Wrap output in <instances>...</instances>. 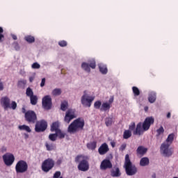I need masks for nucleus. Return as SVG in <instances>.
Listing matches in <instances>:
<instances>
[{"mask_svg": "<svg viewBox=\"0 0 178 178\" xmlns=\"http://www.w3.org/2000/svg\"><path fill=\"white\" fill-rule=\"evenodd\" d=\"M155 119L152 117H147L145 119L143 123L138 122L136 127V122H131L129 127L130 131H134V136H143L144 131H148L151 127V124H154Z\"/></svg>", "mask_w": 178, "mask_h": 178, "instance_id": "nucleus-1", "label": "nucleus"}, {"mask_svg": "<svg viewBox=\"0 0 178 178\" xmlns=\"http://www.w3.org/2000/svg\"><path fill=\"white\" fill-rule=\"evenodd\" d=\"M174 140L175 134H170L165 141L161 144L160 149L162 154H164V156H172L173 152L169 149V147L172 145Z\"/></svg>", "mask_w": 178, "mask_h": 178, "instance_id": "nucleus-2", "label": "nucleus"}, {"mask_svg": "<svg viewBox=\"0 0 178 178\" xmlns=\"http://www.w3.org/2000/svg\"><path fill=\"white\" fill-rule=\"evenodd\" d=\"M84 120L81 118L74 120L68 127L67 131L70 134L77 133L79 130H83L84 129Z\"/></svg>", "mask_w": 178, "mask_h": 178, "instance_id": "nucleus-3", "label": "nucleus"}, {"mask_svg": "<svg viewBox=\"0 0 178 178\" xmlns=\"http://www.w3.org/2000/svg\"><path fill=\"white\" fill-rule=\"evenodd\" d=\"M76 163H79L78 169L81 172H87L90 169V163L86 156L83 155H78L75 157Z\"/></svg>", "mask_w": 178, "mask_h": 178, "instance_id": "nucleus-4", "label": "nucleus"}, {"mask_svg": "<svg viewBox=\"0 0 178 178\" xmlns=\"http://www.w3.org/2000/svg\"><path fill=\"white\" fill-rule=\"evenodd\" d=\"M125 172L128 176H134L137 173V167L131 163L130 156L126 154L124 162Z\"/></svg>", "mask_w": 178, "mask_h": 178, "instance_id": "nucleus-5", "label": "nucleus"}, {"mask_svg": "<svg viewBox=\"0 0 178 178\" xmlns=\"http://www.w3.org/2000/svg\"><path fill=\"white\" fill-rule=\"evenodd\" d=\"M1 105L3 107V109H13L15 111L17 108V103L15 101H12L10 103V99L8 97H3L1 99Z\"/></svg>", "mask_w": 178, "mask_h": 178, "instance_id": "nucleus-6", "label": "nucleus"}, {"mask_svg": "<svg viewBox=\"0 0 178 178\" xmlns=\"http://www.w3.org/2000/svg\"><path fill=\"white\" fill-rule=\"evenodd\" d=\"M29 170V164L24 160H19L15 165L16 173H26Z\"/></svg>", "mask_w": 178, "mask_h": 178, "instance_id": "nucleus-7", "label": "nucleus"}, {"mask_svg": "<svg viewBox=\"0 0 178 178\" xmlns=\"http://www.w3.org/2000/svg\"><path fill=\"white\" fill-rule=\"evenodd\" d=\"M25 120L29 124H34L37 122V114L34 111L29 110L25 113Z\"/></svg>", "mask_w": 178, "mask_h": 178, "instance_id": "nucleus-8", "label": "nucleus"}, {"mask_svg": "<svg viewBox=\"0 0 178 178\" xmlns=\"http://www.w3.org/2000/svg\"><path fill=\"white\" fill-rule=\"evenodd\" d=\"M54 166H55V161L52 159H47L43 161L42 163V170L48 173L49 170L53 169Z\"/></svg>", "mask_w": 178, "mask_h": 178, "instance_id": "nucleus-9", "label": "nucleus"}, {"mask_svg": "<svg viewBox=\"0 0 178 178\" xmlns=\"http://www.w3.org/2000/svg\"><path fill=\"white\" fill-rule=\"evenodd\" d=\"M35 126V131L36 133H41L45 131L48 127V122L45 120H41L40 121H36Z\"/></svg>", "mask_w": 178, "mask_h": 178, "instance_id": "nucleus-10", "label": "nucleus"}, {"mask_svg": "<svg viewBox=\"0 0 178 178\" xmlns=\"http://www.w3.org/2000/svg\"><path fill=\"white\" fill-rule=\"evenodd\" d=\"M76 118H77V115H76V110L70 108L65 113L64 122L69 124L72 120H73V119H76Z\"/></svg>", "mask_w": 178, "mask_h": 178, "instance_id": "nucleus-11", "label": "nucleus"}, {"mask_svg": "<svg viewBox=\"0 0 178 178\" xmlns=\"http://www.w3.org/2000/svg\"><path fill=\"white\" fill-rule=\"evenodd\" d=\"M94 99H95V97L88 96L87 94L84 93V95L81 97V104L82 105H84L85 106L90 108Z\"/></svg>", "mask_w": 178, "mask_h": 178, "instance_id": "nucleus-12", "label": "nucleus"}, {"mask_svg": "<svg viewBox=\"0 0 178 178\" xmlns=\"http://www.w3.org/2000/svg\"><path fill=\"white\" fill-rule=\"evenodd\" d=\"M42 108H44L47 111H49V109L52 108V98H51V96H44L42 100Z\"/></svg>", "mask_w": 178, "mask_h": 178, "instance_id": "nucleus-13", "label": "nucleus"}, {"mask_svg": "<svg viewBox=\"0 0 178 178\" xmlns=\"http://www.w3.org/2000/svg\"><path fill=\"white\" fill-rule=\"evenodd\" d=\"M3 161L6 166H12L15 162V156L11 153H6L3 156Z\"/></svg>", "mask_w": 178, "mask_h": 178, "instance_id": "nucleus-14", "label": "nucleus"}, {"mask_svg": "<svg viewBox=\"0 0 178 178\" xmlns=\"http://www.w3.org/2000/svg\"><path fill=\"white\" fill-rule=\"evenodd\" d=\"M112 162L109 159H104L100 164L101 170H106V169H112Z\"/></svg>", "mask_w": 178, "mask_h": 178, "instance_id": "nucleus-15", "label": "nucleus"}, {"mask_svg": "<svg viewBox=\"0 0 178 178\" xmlns=\"http://www.w3.org/2000/svg\"><path fill=\"white\" fill-rule=\"evenodd\" d=\"M109 151V147L108 144L103 143L98 149V152L99 155H105Z\"/></svg>", "mask_w": 178, "mask_h": 178, "instance_id": "nucleus-16", "label": "nucleus"}, {"mask_svg": "<svg viewBox=\"0 0 178 178\" xmlns=\"http://www.w3.org/2000/svg\"><path fill=\"white\" fill-rule=\"evenodd\" d=\"M111 176L112 177H120V176H122V173L120 172V170L119 169V168L115 167L113 168L111 170Z\"/></svg>", "mask_w": 178, "mask_h": 178, "instance_id": "nucleus-17", "label": "nucleus"}, {"mask_svg": "<svg viewBox=\"0 0 178 178\" xmlns=\"http://www.w3.org/2000/svg\"><path fill=\"white\" fill-rule=\"evenodd\" d=\"M148 149L144 147L143 146H139L136 149L137 154L140 155V156H143V155H145Z\"/></svg>", "mask_w": 178, "mask_h": 178, "instance_id": "nucleus-18", "label": "nucleus"}, {"mask_svg": "<svg viewBox=\"0 0 178 178\" xmlns=\"http://www.w3.org/2000/svg\"><path fill=\"white\" fill-rule=\"evenodd\" d=\"M148 101L150 104H154L156 101V92H149Z\"/></svg>", "mask_w": 178, "mask_h": 178, "instance_id": "nucleus-19", "label": "nucleus"}, {"mask_svg": "<svg viewBox=\"0 0 178 178\" xmlns=\"http://www.w3.org/2000/svg\"><path fill=\"white\" fill-rule=\"evenodd\" d=\"M111 104H108V102H104L102 104V106L100 108V111L102 112H106V111H109V109H111Z\"/></svg>", "mask_w": 178, "mask_h": 178, "instance_id": "nucleus-20", "label": "nucleus"}, {"mask_svg": "<svg viewBox=\"0 0 178 178\" xmlns=\"http://www.w3.org/2000/svg\"><path fill=\"white\" fill-rule=\"evenodd\" d=\"M99 69L102 74H106L108 73V67L104 64H99Z\"/></svg>", "mask_w": 178, "mask_h": 178, "instance_id": "nucleus-21", "label": "nucleus"}, {"mask_svg": "<svg viewBox=\"0 0 178 178\" xmlns=\"http://www.w3.org/2000/svg\"><path fill=\"white\" fill-rule=\"evenodd\" d=\"M140 166H147L149 165V159L148 157H143L140 161Z\"/></svg>", "mask_w": 178, "mask_h": 178, "instance_id": "nucleus-22", "label": "nucleus"}, {"mask_svg": "<svg viewBox=\"0 0 178 178\" xmlns=\"http://www.w3.org/2000/svg\"><path fill=\"white\" fill-rule=\"evenodd\" d=\"M59 129V122H54L52 123L51 126V131L57 132Z\"/></svg>", "mask_w": 178, "mask_h": 178, "instance_id": "nucleus-23", "label": "nucleus"}, {"mask_svg": "<svg viewBox=\"0 0 178 178\" xmlns=\"http://www.w3.org/2000/svg\"><path fill=\"white\" fill-rule=\"evenodd\" d=\"M44 145H45L47 151H54V149H55V148H56V147L55 146V144L49 143L48 142H46Z\"/></svg>", "mask_w": 178, "mask_h": 178, "instance_id": "nucleus-24", "label": "nucleus"}, {"mask_svg": "<svg viewBox=\"0 0 178 178\" xmlns=\"http://www.w3.org/2000/svg\"><path fill=\"white\" fill-rule=\"evenodd\" d=\"M87 148L94 151L97 148V141L90 142L87 144Z\"/></svg>", "mask_w": 178, "mask_h": 178, "instance_id": "nucleus-25", "label": "nucleus"}, {"mask_svg": "<svg viewBox=\"0 0 178 178\" xmlns=\"http://www.w3.org/2000/svg\"><path fill=\"white\" fill-rule=\"evenodd\" d=\"M81 68L85 70V72H87L88 73L91 72V68L90 67V65L88 63H82L81 64Z\"/></svg>", "mask_w": 178, "mask_h": 178, "instance_id": "nucleus-26", "label": "nucleus"}, {"mask_svg": "<svg viewBox=\"0 0 178 178\" xmlns=\"http://www.w3.org/2000/svg\"><path fill=\"white\" fill-rule=\"evenodd\" d=\"M132 134H131V131L127 129L124 131L123 133V138L124 140H129V138H130V137H131Z\"/></svg>", "mask_w": 178, "mask_h": 178, "instance_id": "nucleus-27", "label": "nucleus"}, {"mask_svg": "<svg viewBox=\"0 0 178 178\" xmlns=\"http://www.w3.org/2000/svg\"><path fill=\"white\" fill-rule=\"evenodd\" d=\"M25 41L26 42H29V44H33V42H35V38L32 35H26L24 37Z\"/></svg>", "mask_w": 178, "mask_h": 178, "instance_id": "nucleus-28", "label": "nucleus"}, {"mask_svg": "<svg viewBox=\"0 0 178 178\" xmlns=\"http://www.w3.org/2000/svg\"><path fill=\"white\" fill-rule=\"evenodd\" d=\"M88 64L91 69H95L97 67V63L95 59L89 60Z\"/></svg>", "mask_w": 178, "mask_h": 178, "instance_id": "nucleus-29", "label": "nucleus"}, {"mask_svg": "<svg viewBox=\"0 0 178 178\" xmlns=\"http://www.w3.org/2000/svg\"><path fill=\"white\" fill-rule=\"evenodd\" d=\"M51 94L54 97H58V95H60V94H62V90H60V88L54 89Z\"/></svg>", "mask_w": 178, "mask_h": 178, "instance_id": "nucleus-30", "label": "nucleus"}, {"mask_svg": "<svg viewBox=\"0 0 178 178\" xmlns=\"http://www.w3.org/2000/svg\"><path fill=\"white\" fill-rule=\"evenodd\" d=\"M30 101L31 105H37V102H38V97L36 95L31 96L30 97Z\"/></svg>", "mask_w": 178, "mask_h": 178, "instance_id": "nucleus-31", "label": "nucleus"}, {"mask_svg": "<svg viewBox=\"0 0 178 178\" xmlns=\"http://www.w3.org/2000/svg\"><path fill=\"white\" fill-rule=\"evenodd\" d=\"M19 130H25V131H27L28 133H31V129H30V127L27 125H20L19 126Z\"/></svg>", "mask_w": 178, "mask_h": 178, "instance_id": "nucleus-32", "label": "nucleus"}, {"mask_svg": "<svg viewBox=\"0 0 178 178\" xmlns=\"http://www.w3.org/2000/svg\"><path fill=\"white\" fill-rule=\"evenodd\" d=\"M67 106H69V104L67 103V102L64 101L63 102L61 103V105H60L61 111L65 112V111L67 109Z\"/></svg>", "mask_w": 178, "mask_h": 178, "instance_id": "nucleus-33", "label": "nucleus"}, {"mask_svg": "<svg viewBox=\"0 0 178 178\" xmlns=\"http://www.w3.org/2000/svg\"><path fill=\"white\" fill-rule=\"evenodd\" d=\"M112 123H113V119L111 117H108L105 120V124L107 126V127H109V126H112Z\"/></svg>", "mask_w": 178, "mask_h": 178, "instance_id": "nucleus-34", "label": "nucleus"}, {"mask_svg": "<svg viewBox=\"0 0 178 178\" xmlns=\"http://www.w3.org/2000/svg\"><path fill=\"white\" fill-rule=\"evenodd\" d=\"M56 134L57 135V137H58V138H65L66 134L63 133L60 129L57 131L56 132Z\"/></svg>", "mask_w": 178, "mask_h": 178, "instance_id": "nucleus-35", "label": "nucleus"}, {"mask_svg": "<svg viewBox=\"0 0 178 178\" xmlns=\"http://www.w3.org/2000/svg\"><path fill=\"white\" fill-rule=\"evenodd\" d=\"M132 91L134 92V97H138L140 95V89L136 86L132 87Z\"/></svg>", "mask_w": 178, "mask_h": 178, "instance_id": "nucleus-36", "label": "nucleus"}, {"mask_svg": "<svg viewBox=\"0 0 178 178\" xmlns=\"http://www.w3.org/2000/svg\"><path fill=\"white\" fill-rule=\"evenodd\" d=\"M26 94L27 97H29V98L34 96V92H33V89H31V88H28L26 89Z\"/></svg>", "mask_w": 178, "mask_h": 178, "instance_id": "nucleus-37", "label": "nucleus"}, {"mask_svg": "<svg viewBox=\"0 0 178 178\" xmlns=\"http://www.w3.org/2000/svg\"><path fill=\"white\" fill-rule=\"evenodd\" d=\"M156 133H157V135H156L157 137H159L161 134H163V133H165V129H163V127L161 126L159 129L156 130Z\"/></svg>", "mask_w": 178, "mask_h": 178, "instance_id": "nucleus-38", "label": "nucleus"}, {"mask_svg": "<svg viewBox=\"0 0 178 178\" xmlns=\"http://www.w3.org/2000/svg\"><path fill=\"white\" fill-rule=\"evenodd\" d=\"M101 105H102V103L101 102V101H99V100L96 101L94 103V108L95 109H101Z\"/></svg>", "mask_w": 178, "mask_h": 178, "instance_id": "nucleus-39", "label": "nucleus"}, {"mask_svg": "<svg viewBox=\"0 0 178 178\" xmlns=\"http://www.w3.org/2000/svg\"><path fill=\"white\" fill-rule=\"evenodd\" d=\"M49 138L51 141H56V138H58V136L56 135V132L55 134H51L49 136Z\"/></svg>", "mask_w": 178, "mask_h": 178, "instance_id": "nucleus-40", "label": "nucleus"}, {"mask_svg": "<svg viewBox=\"0 0 178 178\" xmlns=\"http://www.w3.org/2000/svg\"><path fill=\"white\" fill-rule=\"evenodd\" d=\"M58 45L60 47H67V42L65 41V40H61L60 42H58Z\"/></svg>", "mask_w": 178, "mask_h": 178, "instance_id": "nucleus-41", "label": "nucleus"}, {"mask_svg": "<svg viewBox=\"0 0 178 178\" xmlns=\"http://www.w3.org/2000/svg\"><path fill=\"white\" fill-rule=\"evenodd\" d=\"M13 46L15 48V51H19V49H20V46L19 45V43H17V42H13Z\"/></svg>", "mask_w": 178, "mask_h": 178, "instance_id": "nucleus-42", "label": "nucleus"}, {"mask_svg": "<svg viewBox=\"0 0 178 178\" xmlns=\"http://www.w3.org/2000/svg\"><path fill=\"white\" fill-rule=\"evenodd\" d=\"M40 67H41V65H40V64H38V63H34L32 65V69H40Z\"/></svg>", "mask_w": 178, "mask_h": 178, "instance_id": "nucleus-43", "label": "nucleus"}, {"mask_svg": "<svg viewBox=\"0 0 178 178\" xmlns=\"http://www.w3.org/2000/svg\"><path fill=\"white\" fill-rule=\"evenodd\" d=\"M60 175H61L60 171H56L54 173L53 178H60Z\"/></svg>", "mask_w": 178, "mask_h": 178, "instance_id": "nucleus-44", "label": "nucleus"}, {"mask_svg": "<svg viewBox=\"0 0 178 178\" xmlns=\"http://www.w3.org/2000/svg\"><path fill=\"white\" fill-rule=\"evenodd\" d=\"M126 147H127L126 143L122 144L120 147V151H124L126 149Z\"/></svg>", "mask_w": 178, "mask_h": 178, "instance_id": "nucleus-45", "label": "nucleus"}, {"mask_svg": "<svg viewBox=\"0 0 178 178\" xmlns=\"http://www.w3.org/2000/svg\"><path fill=\"white\" fill-rule=\"evenodd\" d=\"M27 82L25 80H22V81H19L18 84L19 86H25V84Z\"/></svg>", "mask_w": 178, "mask_h": 178, "instance_id": "nucleus-46", "label": "nucleus"}, {"mask_svg": "<svg viewBox=\"0 0 178 178\" xmlns=\"http://www.w3.org/2000/svg\"><path fill=\"white\" fill-rule=\"evenodd\" d=\"M56 165H57V166H60V165H62V159H58L56 162Z\"/></svg>", "mask_w": 178, "mask_h": 178, "instance_id": "nucleus-47", "label": "nucleus"}, {"mask_svg": "<svg viewBox=\"0 0 178 178\" xmlns=\"http://www.w3.org/2000/svg\"><path fill=\"white\" fill-rule=\"evenodd\" d=\"M44 86H45V78L42 79V81L40 83V87H44Z\"/></svg>", "mask_w": 178, "mask_h": 178, "instance_id": "nucleus-48", "label": "nucleus"}, {"mask_svg": "<svg viewBox=\"0 0 178 178\" xmlns=\"http://www.w3.org/2000/svg\"><path fill=\"white\" fill-rule=\"evenodd\" d=\"M7 151V148L5 146H2L1 148V152H2L3 154V152H6Z\"/></svg>", "mask_w": 178, "mask_h": 178, "instance_id": "nucleus-49", "label": "nucleus"}, {"mask_svg": "<svg viewBox=\"0 0 178 178\" xmlns=\"http://www.w3.org/2000/svg\"><path fill=\"white\" fill-rule=\"evenodd\" d=\"M3 83L0 80V91H3Z\"/></svg>", "mask_w": 178, "mask_h": 178, "instance_id": "nucleus-50", "label": "nucleus"}, {"mask_svg": "<svg viewBox=\"0 0 178 178\" xmlns=\"http://www.w3.org/2000/svg\"><path fill=\"white\" fill-rule=\"evenodd\" d=\"M5 38V36L3 35V34L0 33V42H2V41H3L2 39Z\"/></svg>", "mask_w": 178, "mask_h": 178, "instance_id": "nucleus-51", "label": "nucleus"}, {"mask_svg": "<svg viewBox=\"0 0 178 178\" xmlns=\"http://www.w3.org/2000/svg\"><path fill=\"white\" fill-rule=\"evenodd\" d=\"M22 113H24V116H26V113H27V111H26V108L23 107L22 108Z\"/></svg>", "mask_w": 178, "mask_h": 178, "instance_id": "nucleus-52", "label": "nucleus"}, {"mask_svg": "<svg viewBox=\"0 0 178 178\" xmlns=\"http://www.w3.org/2000/svg\"><path fill=\"white\" fill-rule=\"evenodd\" d=\"M111 145L113 148H115V147H116V143L115 142H111Z\"/></svg>", "mask_w": 178, "mask_h": 178, "instance_id": "nucleus-53", "label": "nucleus"}, {"mask_svg": "<svg viewBox=\"0 0 178 178\" xmlns=\"http://www.w3.org/2000/svg\"><path fill=\"white\" fill-rule=\"evenodd\" d=\"M113 102V98H111V99L108 100V104H110V106H111Z\"/></svg>", "mask_w": 178, "mask_h": 178, "instance_id": "nucleus-54", "label": "nucleus"}, {"mask_svg": "<svg viewBox=\"0 0 178 178\" xmlns=\"http://www.w3.org/2000/svg\"><path fill=\"white\" fill-rule=\"evenodd\" d=\"M33 81H34V77H33V76H30V77H29V81H30V83H33Z\"/></svg>", "mask_w": 178, "mask_h": 178, "instance_id": "nucleus-55", "label": "nucleus"}, {"mask_svg": "<svg viewBox=\"0 0 178 178\" xmlns=\"http://www.w3.org/2000/svg\"><path fill=\"white\" fill-rule=\"evenodd\" d=\"M12 38L14 40H17V36H16V35H12Z\"/></svg>", "mask_w": 178, "mask_h": 178, "instance_id": "nucleus-56", "label": "nucleus"}, {"mask_svg": "<svg viewBox=\"0 0 178 178\" xmlns=\"http://www.w3.org/2000/svg\"><path fill=\"white\" fill-rule=\"evenodd\" d=\"M3 33V29L0 26V34H2Z\"/></svg>", "mask_w": 178, "mask_h": 178, "instance_id": "nucleus-57", "label": "nucleus"}, {"mask_svg": "<svg viewBox=\"0 0 178 178\" xmlns=\"http://www.w3.org/2000/svg\"><path fill=\"white\" fill-rule=\"evenodd\" d=\"M170 116H171L170 113H168V114H167L168 119H170Z\"/></svg>", "mask_w": 178, "mask_h": 178, "instance_id": "nucleus-58", "label": "nucleus"}, {"mask_svg": "<svg viewBox=\"0 0 178 178\" xmlns=\"http://www.w3.org/2000/svg\"><path fill=\"white\" fill-rule=\"evenodd\" d=\"M145 111H148V107H145Z\"/></svg>", "mask_w": 178, "mask_h": 178, "instance_id": "nucleus-59", "label": "nucleus"}, {"mask_svg": "<svg viewBox=\"0 0 178 178\" xmlns=\"http://www.w3.org/2000/svg\"><path fill=\"white\" fill-rule=\"evenodd\" d=\"M152 177H153V178H155V177H156L155 175H154L152 176Z\"/></svg>", "mask_w": 178, "mask_h": 178, "instance_id": "nucleus-60", "label": "nucleus"}, {"mask_svg": "<svg viewBox=\"0 0 178 178\" xmlns=\"http://www.w3.org/2000/svg\"><path fill=\"white\" fill-rule=\"evenodd\" d=\"M87 178H92L91 177H88Z\"/></svg>", "mask_w": 178, "mask_h": 178, "instance_id": "nucleus-61", "label": "nucleus"}]
</instances>
